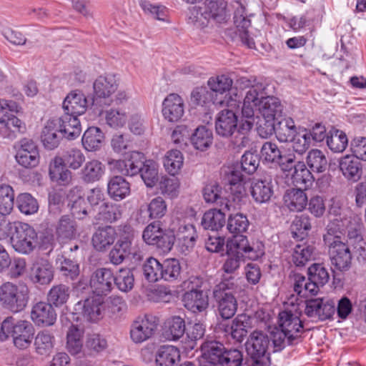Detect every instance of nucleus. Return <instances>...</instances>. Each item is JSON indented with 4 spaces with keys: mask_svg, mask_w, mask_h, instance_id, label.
Returning a JSON list of instances; mask_svg holds the SVG:
<instances>
[{
    "mask_svg": "<svg viewBox=\"0 0 366 366\" xmlns=\"http://www.w3.org/2000/svg\"><path fill=\"white\" fill-rule=\"evenodd\" d=\"M227 258L222 269L227 274H232L239 267L242 260L249 259L257 260L264 254V245L259 240L249 242L245 235H236L227 242Z\"/></svg>",
    "mask_w": 366,
    "mask_h": 366,
    "instance_id": "nucleus-1",
    "label": "nucleus"
},
{
    "mask_svg": "<svg viewBox=\"0 0 366 366\" xmlns=\"http://www.w3.org/2000/svg\"><path fill=\"white\" fill-rule=\"evenodd\" d=\"M139 5L145 14L150 16L154 19L169 22L167 19L169 12L165 6L154 4L148 0H140Z\"/></svg>",
    "mask_w": 366,
    "mask_h": 366,
    "instance_id": "nucleus-60",
    "label": "nucleus"
},
{
    "mask_svg": "<svg viewBox=\"0 0 366 366\" xmlns=\"http://www.w3.org/2000/svg\"><path fill=\"white\" fill-rule=\"evenodd\" d=\"M282 109L283 107L280 99L272 96H266L258 107V110L263 118L272 119H275L277 116H280Z\"/></svg>",
    "mask_w": 366,
    "mask_h": 366,
    "instance_id": "nucleus-45",
    "label": "nucleus"
},
{
    "mask_svg": "<svg viewBox=\"0 0 366 366\" xmlns=\"http://www.w3.org/2000/svg\"><path fill=\"white\" fill-rule=\"evenodd\" d=\"M77 225L69 215H63L56 226V234L59 241H66L76 237Z\"/></svg>",
    "mask_w": 366,
    "mask_h": 366,
    "instance_id": "nucleus-42",
    "label": "nucleus"
},
{
    "mask_svg": "<svg viewBox=\"0 0 366 366\" xmlns=\"http://www.w3.org/2000/svg\"><path fill=\"white\" fill-rule=\"evenodd\" d=\"M348 139L345 132L332 128L327 136V144L334 152H342L347 147Z\"/></svg>",
    "mask_w": 366,
    "mask_h": 366,
    "instance_id": "nucleus-57",
    "label": "nucleus"
},
{
    "mask_svg": "<svg viewBox=\"0 0 366 366\" xmlns=\"http://www.w3.org/2000/svg\"><path fill=\"white\" fill-rule=\"evenodd\" d=\"M191 101L192 104L199 106H206L208 104L212 103L213 104H224V100L214 97L212 92L207 87L200 86L195 88L191 94Z\"/></svg>",
    "mask_w": 366,
    "mask_h": 366,
    "instance_id": "nucleus-49",
    "label": "nucleus"
},
{
    "mask_svg": "<svg viewBox=\"0 0 366 366\" xmlns=\"http://www.w3.org/2000/svg\"><path fill=\"white\" fill-rule=\"evenodd\" d=\"M250 194L255 202H268L274 194L272 182L267 179H254L250 185Z\"/></svg>",
    "mask_w": 366,
    "mask_h": 366,
    "instance_id": "nucleus-31",
    "label": "nucleus"
},
{
    "mask_svg": "<svg viewBox=\"0 0 366 366\" xmlns=\"http://www.w3.org/2000/svg\"><path fill=\"white\" fill-rule=\"evenodd\" d=\"M203 197L206 202L215 203L229 209L228 200L222 197V188L217 183L212 182L203 189Z\"/></svg>",
    "mask_w": 366,
    "mask_h": 366,
    "instance_id": "nucleus-50",
    "label": "nucleus"
},
{
    "mask_svg": "<svg viewBox=\"0 0 366 366\" xmlns=\"http://www.w3.org/2000/svg\"><path fill=\"white\" fill-rule=\"evenodd\" d=\"M237 122L236 113L232 109H224L216 117V133L222 137L229 138L237 130Z\"/></svg>",
    "mask_w": 366,
    "mask_h": 366,
    "instance_id": "nucleus-20",
    "label": "nucleus"
},
{
    "mask_svg": "<svg viewBox=\"0 0 366 366\" xmlns=\"http://www.w3.org/2000/svg\"><path fill=\"white\" fill-rule=\"evenodd\" d=\"M104 172L105 166L97 159H92L81 168L79 176L83 182L89 184L100 180Z\"/></svg>",
    "mask_w": 366,
    "mask_h": 366,
    "instance_id": "nucleus-34",
    "label": "nucleus"
},
{
    "mask_svg": "<svg viewBox=\"0 0 366 366\" xmlns=\"http://www.w3.org/2000/svg\"><path fill=\"white\" fill-rule=\"evenodd\" d=\"M162 263L153 257H149L142 263L143 274L147 280L156 282L162 280Z\"/></svg>",
    "mask_w": 366,
    "mask_h": 366,
    "instance_id": "nucleus-53",
    "label": "nucleus"
},
{
    "mask_svg": "<svg viewBox=\"0 0 366 366\" xmlns=\"http://www.w3.org/2000/svg\"><path fill=\"white\" fill-rule=\"evenodd\" d=\"M132 239L129 236L121 237L109 253V262L119 265L132 254Z\"/></svg>",
    "mask_w": 366,
    "mask_h": 366,
    "instance_id": "nucleus-28",
    "label": "nucleus"
},
{
    "mask_svg": "<svg viewBox=\"0 0 366 366\" xmlns=\"http://www.w3.org/2000/svg\"><path fill=\"white\" fill-rule=\"evenodd\" d=\"M64 136L59 132L53 119H50L42 129L41 139L44 147L52 150L56 148Z\"/></svg>",
    "mask_w": 366,
    "mask_h": 366,
    "instance_id": "nucleus-35",
    "label": "nucleus"
},
{
    "mask_svg": "<svg viewBox=\"0 0 366 366\" xmlns=\"http://www.w3.org/2000/svg\"><path fill=\"white\" fill-rule=\"evenodd\" d=\"M340 169L348 179L357 182L362 174L360 160L355 157L345 156L340 159Z\"/></svg>",
    "mask_w": 366,
    "mask_h": 366,
    "instance_id": "nucleus-37",
    "label": "nucleus"
},
{
    "mask_svg": "<svg viewBox=\"0 0 366 366\" xmlns=\"http://www.w3.org/2000/svg\"><path fill=\"white\" fill-rule=\"evenodd\" d=\"M364 229V224L360 218L355 217L351 219L347 226V239L345 244L353 248L365 242L363 239Z\"/></svg>",
    "mask_w": 366,
    "mask_h": 366,
    "instance_id": "nucleus-43",
    "label": "nucleus"
},
{
    "mask_svg": "<svg viewBox=\"0 0 366 366\" xmlns=\"http://www.w3.org/2000/svg\"><path fill=\"white\" fill-rule=\"evenodd\" d=\"M185 308L192 313H207L209 307V297L204 291H187L182 297Z\"/></svg>",
    "mask_w": 366,
    "mask_h": 366,
    "instance_id": "nucleus-25",
    "label": "nucleus"
},
{
    "mask_svg": "<svg viewBox=\"0 0 366 366\" xmlns=\"http://www.w3.org/2000/svg\"><path fill=\"white\" fill-rule=\"evenodd\" d=\"M186 332L185 321L179 316H172L166 322L165 334L170 340H177Z\"/></svg>",
    "mask_w": 366,
    "mask_h": 366,
    "instance_id": "nucleus-52",
    "label": "nucleus"
},
{
    "mask_svg": "<svg viewBox=\"0 0 366 366\" xmlns=\"http://www.w3.org/2000/svg\"><path fill=\"white\" fill-rule=\"evenodd\" d=\"M139 174L147 187L152 188L159 181L158 165L153 160L146 159Z\"/></svg>",
    "mask_w": 366,
    "mask_h": 366,
    "instance_id": "nucleus-55",
    "label": "nucleus"
},
{
    "mask_svg": "<svg viewBox=\"0 0 366 366\" xmlns=\"http://www.w3.org/2000/svg\"><path fill=\"white\" fill-rule=\"evenodd\" d=\"M52 119L64 138L74 139L81 134V124L77 117L64 113L60 117Z\"/></svg>",
    "mask_w": 366,
    "mask_h": 366,
    "instance_id": "nucleus-27",
    "label": "nucleus"
},
{
    "mask_svg": "<svg viewBox=\"0 0 366 366\" xmlns=\"http://www.w3.org/2000/svg\"><path fill=\"white\" fill-rule=\"evenodd\" d=\"M55 338L48 330L39 332L34 338L35 352L39 355H49L54 347Z\"/></svg>",
    "mask_w": 366,
    "mask_h": 366,
    "instance_id": "nucleus-46",
    "label": "nucleus"
},
{
    "mask_svg": "<svg viewBox=\"0 0 366 366\" xmlns=\"http://www.w3.org/2000/svg\"><path fill=\"white\" fill-rule=\"evenodd\" d=\"M117 232L112 226L99 227L92 236V244L96 250L106 251L117 239Z\"/></svg>",
    "mask_w": 366,
    "mask_h": 366,
    "instance_id": "nucleus-29",
    "label": "nucleus"
},
{
    "mask_svg": "<svg viewBox=\"0 0 366 366\" xmlns=\"http://www.w3.org/2000/svg\"><path fill=\"white\" fill-rule=\"evenodd\" d=\"M143 207L144 206L141 207V212L146 211L149 218L151 219L163 217L167 211V204L161 197H157L152 199L149 203L146 204L145 209H144Z\"/></svg>",
    "mask_w": 366,
    "mask_h": 366,
    "instance_id": "nucleus-63",
    "label": "nucleus"
},
{
    "mask_svg": "<svg viewBox=\"0 0 366 366\" xmlns=\"http://www.w3.org/2000/svg\"><path fill=\"white\" fill-rule=\"evenodd\" d=\"M83 330L77 325H71L66 335V348L73 355L79 354L83 347Z\"/></svg>",
    "mask_w": 366,
    "mask_h": 366,
    "instance_id": "nucleus-51",
    "label": "nucleus"
},
{
    "mask_svg": "<svg viewBox=\"0 0 366 366\" xmlns=\"http://www.w3.org/2000/svg\"><path fill=\"white\" fill-rule=\"evenodd\" d=\"M183 156L177 149L168 151L164 157L163 164L165 169L172 176L179 172L183 165Z\"/></svg>",
    "mask_w": 366,
    "mask_h": 366,
    "instance_id": "nucleus-61",
    "label": "nucleus"
},
{
    "mask_svg": "<svg viewBox=\"0 0 366 366\" xmlns=\"http://www.w3.org/2000/svg\"><path fill=\"white\" fill-rule=\"evenodd\" d=\"M237 289L234 277H224L213 290L212 295L218 315L223 321L232 318L237 310V300L234 294Z\"/></svg>",
    "mask_w": 366,
    "mask_h": 366,
    "instance_id": "nucleus-2",
    "label": "nucleus"
},
{
    "mask_svg": "<svg viewBox=\"0 0 366 366\" xmlns=\"http://www.w3.org/2000/svg\"><path fill=\"white\" fill-rule=\"evenodd\" d=\"M336 311L333 300L324 301L322 299H310L306 301L305 313L308 317L320 320L330 319Z\"/></svg>",
    "mask_w": 366,
    "mask_h": 366,
    "instance_id": "nucleus-17",
    "label": "nucleus"
},
{
    "mask_svg": "<svg viewBox=\"0 0 366 366\" xmlns=\"http://www.w3.org/2000/svg\"><path fill=\"white\" fill-rule=\"evenodd\" d=\"M303 188H292L284 195L285 205L292 212H301L307 204L308 199Z\"/></svg>",
    "mask_w": 366,
    "mask_h": 366,
    "instance_id": "nucleus-33",
    "label": "nucleus"
},
{
    "mask_svg": "<svg viewBox=\"0 0 366 366\" xmlns=\"http://www.w3.org/2000/svg\"><path fill=\"white\" fill-rule=\"evenodd\" d=\"M30 290L26 284L6 282L0 287V305L12 313L23 311L29 300Z\"/></svg>",
    "mask_w": 366,
    "mask_h": 366,
    "instance_id": "nucleus-3",
    "label": "nucleus"
},
{
    "mask_svg": "<svg viewBox=\"0 0 366 366\" xmlns=\"http://www.w3.org/2000/svg\"><path fill=\"white\" fill-rule=\"evenodd\" d=\"M142 239L147 245L154 247L163 253H168L173 248L176 237L173 229L163 228L160 221H154L144 229Z\"/></svg>",
    "mask_w": 366,
    "mask_h": 366,
    "instance_id": "nucleus-5",
    "label": "nucleus"
},
{
    "mask_svg": "<svg viewBox=\"0 0 366 366\" xmlns=\"http://www.w3.org/2000/svg\"><path fill=\"white\" fill-rule=\"evenodd\" d=\"M130 184L122 176H114L107 183V193L112 199L121 201L130 194Z\"/></svg>",
    "mask_w": 366,
    "mask_h": 366,
    "instance_id": "nucleus-30",
    "label": "nucleus"
},
{
    "mask_svg": "<svg viewBox=\"0 0 366 366\" xmlns=\"http://www.w3.org/2000/svg\"><path fill=\"white\" fill-rule=\"evenodd\" d=\"M297 133L295 122L291 118L283 119L276 124L275 135L280 142H289Z\"/></svg>",
    "mask_w": 366,
    "mask_h": 366,
    "instance_id": "nucleus-48",
    "label": "nucleus"
},
{
    "mask_svg": "<svg viewBox=\"0 0 366 366\" xmlns=\"http://www.w3.org/2000/svg\"><path fill=\"white\" fill-rule=\"evenodd\" d=\"M234 19L242 43L249 49L254 47V39L249 36L247 30L251 26L250 20L247 17L237 14H235Z\"/></svg>",
    "mask_w": 366,
    "mask_h": 366,
    "instance_id": "nucleus-56",
    "label": "nucleus"
},
{
    "mask_svg": "<svg viewBox=\"0 0 366 366\" xmlns=\"http://www.w3.org/2000/svg\"><path fill=\"white\" fill-rule=\"evenodd\" d=\"M117 87L118 84L114 75L99 76L93 84L92 106L102 107V106L111 105L112 102L111 95L117 91Z\"/></svg>",
    "mask_w": 366,
    "mask_h": 366,
    "instance_id": "nucleus-9",
    "label": "nucleus"
},
{
    "mask_svg": "<svg viewBox=\"0 0 366 366\" xmlns=\"http://www.w3.org/2000/svg\"><path fill=\"white\" fill-rule=\"evenodd\" d=\"M24 122L12 114L0 111V135L4 138L15 139L26 132Z\"/></svg>",
    "mask_w": 366,
    "mask_h": 366,
    "instance_id": "nucleus-21",
    "label": "nucleus"
},
{
    "mask_svg": "<svg viewBox=\"0 0 366 366\" xmlns=\"http://www.w3.org/2000/svg\"><path fill=\"white\" fill-rule=\"evenodd\" d=\"M278 327L288 335L290 343L297 344L300 341L303 323L300 317L291 311L284 310L279 313Z\"/></svg>",
    "mask_w": 366,
    "mask_h": 366,
    "instance_id": "nucleus-13",
    "label": "nucleus"
},
{
    "mask_svg": "<svg viewBox=\"0 0 366 366\" xmlns=\"http://www.w3.org/2000/svg\"><path fill=\"white\" fill-rule=\"evenodd\" d=\"M159 325V318L152 314L137 317L131 325L130 337L135 343H142L151 338Z\"/></svg>",
    "mask_w": 366,
    "mask_h": 366,
    "instance_id": "nucleus-11",
    "label": "nucleus"
},
{
    "mask_svg": "<svg viewBox=\"0 0 366 366\" xmlns=\"http://www.w3.org/2000/svg\"><path fill=\"white\" fill-rule=\"evenodd\" d=\"M329 255L332 266L341 272L349 270L352 264V253L345 242H338L337 244L329 246Z\"/></svg>",
    "mask_w": 366,
    "mask_h": 366,
    "instance_id": "nucleus-18",
    "label": "nucleus"
},
{
    "mask_svg": "<svg viewBox=\"0 0 366 366\" xmlns=\"http://www.w3.org/2000/svg\"><path fill=\"white\" fill-rule=\"evenodd\" d=\"M146 157L142 152L132 151L125 159L114 160L110 162L113 169L124 176L133 177L139 174Z\"/></svg>",
    "mask_w": 366,
    "mask_h": 366,
    "instance_id": "nucleus-16",
    "label": "nucleus"
},
{
    "mask_svg": "<svg viewBox=\"0 0 366 366\" xmlns=\"http://www.w3.org/2000/svg\"><path fill=\"white\" fill-rule=\"evenodd\" d=\"M162 115L169 122L179 120L184 112V101L177 94H169L162 103Z\"/></svg>",
    "mask_w": 366,
    "mask_h": 366,
    "instance_id": "nucleus-22",
    "label": "nucleus"
},
{
    "mask_svg": "<svg viewBox=\"0 0 366 366\" xmlns=\"http://www.w3.org/2000/svg\"><path fill=\"white\" fill-rule=\"evenodd\" d=\"M218 328L226 336H230L236 342L241 343L252 328V318L247 314H239L231 322H219Z\"/></svg>",
    "mask_w": 366,
    "mask_h": 366,
    "instance_id": "nucleus-10",
    "label": "nucleus"
},
{
    "mask_svg": "<svg viewBox=\"0 0 366 366\" xmlns=\"http://www.w3.org/2000/svg\"><path fill=\"white\" fill-rule=\"evenodd\" d=\"M57 269L66 282L74 281L80 274L79 264L69 258L61 256L56 260Z\"/></svg>",
    "mask_w": 366,
    "mask_h": 366,
    "instance_id": "nucleus-44",
    "label": "nucleus"
},
{
    "mask_svg": "<svg viewBox=\"0 0 366 366\" xmlns=\"http://www.w3.org/2000/svg\"><path fill=\"white\" fill-rule=\"evenodd\" d=\"M104 134L99 127H90L83 134L82 145L86 150L95 152L100 149L104 144Z\"/></svg>",
    "mask_w": 366,
    "mask_h": 366,
    "instance_id": "nucleus-38",
    "label": "nucleus"
},
{
    "mask_svg": "<svg viewBox=\"0 0 366 366\" xmlns=\"http://www.w3.org/2000/svg\"><path fill=\"white\" fill-rule=\"evenodd\" d=\"M180 360L179 350L172 345L161 346L156 354L157 366H176Z\"/></svg>",
    "mask_w": 366,
    "mask_h": 366,
    "instance_id": "nucleus-39",
    "label": "nucleus"
},
{
    "mask_svg": "<svg viewBox=\"0 0 366 366\" xmlns=\"http://www.w3.org/2000/svg\"><path fill=\"white\" fill-rule=\"evenodd\" d=\"M227 2L224 0H206L204 11L202 15L206 19H212L217 23H223L227 20Z\"/></svg>",
    "mask_w": 366,
    "mask_h": 366,
    "instance_id": "nucleus-32",
    "label": "nucleus"
},
{
    "mask_svg": "<svg viewBox=\"0 0 366 366\" xmlns=\"http://www.w3.org/2000/svg\"><path fill=\"white\" fill-rule=\"evenodd\" d=\"M225 224V214L222 209L207 211L201 220L202 227L206 230L218 231Z\"/></svg>",
    "mask_w": 366,
    "mask_h": 366,
    "instance_id": "nucleus-40",
    "label": "nucleus"
},
{
    "mask_svg": "<svg viewBox=\"0 0 366 366\" xmlns=\"http://www.w3.org/2000/svg\"><path fill=\"white\" fill-rule=\"evenodd\" d=\"M269 337L262 330H254L249 335L245 349L252 360H257L262 366L270 363L269 357Z\"/></svg>",
    "mask_w": 366,
    "mask_h": 366,
    "instance_id": "nucleus-6",
    "label": "nucleus"
},
{
    "mask_svg": "<svg viewBox=\"0 0 366 366\" xmlns=\"http://www.w3.org/2000/svg\"><path fill=\"white\" fill-rule=\"evenodd\" d=\"M209 89L212 92V94L215 93V96L217 97L218 94L223 95L225 94L224 103L229 106L230 102H233L231 96L227 98V92H229L232 89V86L233 84L232 79L226 76L221 75L215 77H211L207 82Z\"/></svg>",
    "mask_w": 366,
    "mask_h": 366,
    "instance_id": "nucleus-36",
    "label": "nucleus"
},
{
    "mask_svg": "<svg viewBox=\"0 0 366 366\" xmlns=\"http://www.w3.org/2000/svg\"><path fill=\"white\" fill-rule=\"evenodd\" d=\"M306 162L312 172L317 173L326 171L328 165L325 155L319 149L310 150L307 154Z\"/></svg>",
    "mask_w": 366,
    "mask_h": 366,
    "instance_id": "nucleus-58",
    "label": "nucleus"
},
{
    "mask_svg": "<svg viewBox=\"0 0 366 366\" xmlns=\"http://www.w3.org/2000/svg\"><path fill=\"white\" fill-rule=\"evenodd\" d=\"M189 139L194 147L200 151H205L212 143V132L204 126L198 127L191 134Z\"/></svg>",
    "mask_w": 366,
    "mask_h": 366,
    "instance_id": "nucleus-47",
    "label": "nucleus"
},
{
    "mask_svg": "<svg viewBox=\"0 0 366 366\" xmlns=\"http://www.w3.org/2000/svg\"><path fill=\"white\" fill-rule=\"evenodd\" d=\"M34 335V327L28 321L19 320L14 323L12 317H7L1 323L0 340L4 341L11 336L14 345L19 349L29 347Z\"/></svg>",
    "mask_w": 366,
    "mask_h": 366,
    "instance_id": "nucleus-4",
    "label": "nucleus"
},
{
    "mask_svg": "<svg viewBox=\"0 0 366 366\" xmlns=\"http://www.w3.org/2000/svg\"><path fill=\"white\" fill-rule=\"evenodd\" d=\"M49 175L50 179L59 186H69L73 179L72 172L64 165L63 158L58 156L50 162Z\"/></svg>",
    "mask_w": 366,
    "mask_h": 366,
    "instance_id": "nucleus-23",
    "label": "nucleus"
},
{
    "mask_svg": "<svg viewBox=\"0 0 366 366\" xmlns=\"http://www.w3.org/2000/svg\"><path fill=\"white\" fill-rule=\"evenodd\" d=\"M114 275L112 269H97L91 275L89 286L92 294L104 297L114 287Z\"/></svg>",
    "mask_w": 366,
    "mask_h": 366,
    "instance_id": "nucleus-12",
    "label": "nucleus"
},
{
    "mask_svg": "<svg viewBox=\"0 0 366 366\" xmlns=\"http://www.w3.org/2000/svg\"><path fill=\"white\" fill-rule=\"evenodd\" d=\"M56 310L48 301L36 302L31 308V318L37 326H51L56 322Z\"/></svg>",
    "mask_w": 366,
    "mask_h": 366,
    "instance_id": "nucleus-19",
    "label": "nucleus"
},
{
    "mask_svg": "<svg viewBox=\"0 0 366 366\" xmlns=\"http://www.w3.org/2000/svg\"><path fill=\"white\" fill-rule=\"evenodd\" d=\"M69 287L63 284L54 285L47 293V301L59 307L64 305L69 298Z\"/></svg>",
    "mask_w": 366,
    "mask_h": 366,
    "instance_id": "nucleus-54",
    "label": "nucleus"
},
{
    "mask_svg": "<svg viewBox=\"0 0 366 366\" xmlns=\"http://www.w3.org/2000/svg\"><path fill=\"white\" fill-rule=\"evenodd\" d=\"M74 311L86 321L97 322L104 317L105 313L104 297L92 294L76 303Z\"/></svg>",
    "mask_w": 366,
    "mask_h": 366,
    "instance_id": "nucleus-8",
    "label": "nucleus"
},
{
    "mask_svg": "<svg viewBox=\"0 0 366 366\" xmlns=\"http://www.w3.org/2000/svg\"><path fill=\"white\" fill-rule=\"evenodd\" d=\"M54 267L50 262L41 259L34 262L31 267L29 278L34 284L46 285L54 279Z\"/></svg>",
    "mask_w": 366,
    "mask_h": 366,
    "instance_id": "nucleus-24",
    "label": "nucleus"
},
{
    "mask_svg": "<svg viewBox=\"0 0 366 366\" xmlns=\"http://www.w3.org/2000/svg\"><path fill=\"white\" fill-rule=\"evenodd\" d=\"M114 285H116L120 291L124 292L132 290L134 285L132 269L128 268L120 269L114 276Z\"/></svg>",
    "mask_w": 366,
    "mask_h": 366,
    "instance_id": "nucleus-64",
    "label": "nucleus"
},
{
    "mask_svg": "<svg viewBox=\"0 0 366 366\" xmlns=\"http://www.w3.org/2000/svg\"><path fill=\"white\" fill-rule=\"evenodd\" d=\"M87 106V99L82 92L79 90H74L69 92L62 104L66 114L77 117L85 113Z\"/></svg>",
    "mask_w": 366,
    "mask_h": 366,
    "instance_id": "nucleus-26",
    "label": "nucleus"
},
{
    "mask_svg": "<svg viewBox=\"0 0 366 366\" xmlns=\"http://www.w3.org/2000/svg\"><path fill=\"white\" fill-rule=\"evenodd\" d=\"M15 158L18 164L23 167H35L39 164L40 159L38 147L32 139L24 138L18 142Z\"/></svg>",
    "mask_w": 366,
    "mask_h": 366,
    "instance_id": "nucleus-14",
    "label": "nucleus"
},
{
    "mask_svg": "<svg viewBox=\"0 0 366 366\" xmlns=\"http://www.w3.org/2000/svg\"><path fill=\"white\" fill-rule=\"evenodd\" d=\"M10 239L13 248L16 252L29 254L36 246L37 233L28 224L14 222V231Z\"/></svg>",
    "mask_w": 366,
    "mask_h": 366,
    "instance_id": "nucleus-7",
    "label": "nucleus"
},
{
    "mask_svg": "<svg viewBox=\"0 0 366 366\" xmlns=\"http://www.w3.org/2000/svg\"><path fill=\"white\" fill-rule=\"evenodd\" d=\"M292 183L296 187L307 189L312 186L315 177L310 169L306 167L303 162H297L291 176Z\"/></svg>",
    "mask_w": 366,
    "mask_h": 366,
    "instance_id": "nucleus-41",
    "label": "nucleus"
},
{
    "mask_svg": "<svg viewBox=\"0 0 366 366\" xmlns=\"http://www.w3.org/2000/svg\"><path fill=\"white\" fill-rule=\"evenodd\" d=\"M181 272L182 266L179 259L169 258L163 261L162 280L174 282L180 277Z\"/></svg>",
    "mask_w": 366,
    "mask_h": 366,
    "instance_id": "nucleus-62",
    "label": "nucleus"
},
{
    "mask_svg": "<svg viewBox=\"0 0 366 366\" xmlns=\"http://www.w3.org/2000/svg\"><path fill=\"white\" fill-rule=\"evenodd\" d=\"M249 225L247 217L242 213L230 214L227 219V229L231 234L242 235Z\"/></svg>",
    "mask_w": 366,
    "mask_h": 366,
    "instance_id": "nucleus-59",
    "label": "nucleus"
},
{
    "mask_svg": "<svg viewBox=\"0 0 366 366\" xmlns=\"http://www.w3.org/2000/svg\"><path fill=\"white\" fill-rule=\"evenodd\" d=\"M224 345L216 340H207L201 345L200 366H220L226 353Z\"/></svg>",
    "mask_w": 366,
    "mask_h": 366,
    "instance_id": "nucleus-15",
    "label": "nucleus"
}]
</instances>
